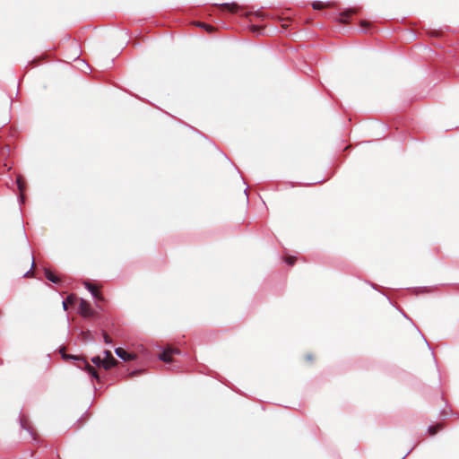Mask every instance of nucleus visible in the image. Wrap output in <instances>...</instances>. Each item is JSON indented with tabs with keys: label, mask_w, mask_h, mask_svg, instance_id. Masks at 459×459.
Masks as SVG:
<instances>
[{
	"label": "nucleus",
	"mask_w": 459,
	"mask_h": 459,
	"mask_svg": "<svg viewBox=\"0 0 459 459\" xmlns=\"http://www.w3.org/2000/svg\"><path fill=\"white\" fill-rule=\"evenodd\" d=\"M296 260H297V256L290 255L287 253V251H285V255L282 258L283 263H285L287 265L292 266V265H294Z\"/></svg>",
	"instance_id": "obj_16"
},
{
	"label": "nucleus",
	"mask_w": 459,
	"mask_h": 459,
	"mask_svg": "<svg viewBox=\"0 0 459 459\" xmlns=\"http://www.w3.org/2000/svg\"><path fill=\"white\" fill-rule=\"evenodd\" d=\"M438 286L439 285L413 287L411 288L410 290H411L412 293L415 295L429 294L432 293L435 290H437Z\"/></svg>",
	"instance_id": "obj_6"
},
{
	"label": "nucleus",
	"mask_w": 459,
	"mask_h": 459,
	"mask_svg": "<svg viewBox=\"0 0 459 459\" xmlns=\"http://www.w3.org/2000/svg\"><path fill=\"white\" fill-rule=\"evenodd\" d=\"M60 354L64 360H73L75 362H82V366H79V368L88 373V375L94 379H99L100 376L97 370L91 366L86 359H82L76 355L67 354L64 352V348L60 349Z\"/></svg>",
	"instance_id": "obj_2"
},
{
	"label": "nucleus",
	"mask_w": 459,
	"mask_h": 459,
	"mask_svg": "<svg viewBox=\"0 0 459 459\" xmlns=\"http://www.w3.org/2000/svg\"><path fill=\"white\" fill-rule=\"evenodd\" d=\"M394 307H396L399 312L403 315V316L406 319H408L409 321L412 322L411 319L408 316V315L400 307H397L395 305H394Z\"/></svg>",
	"instance_id": "obj_29"
},
{
	"label": "nucleus",
	"mask_w": 459,
	"mask_h": 459,
	"mask_svg": "<svg viewBox=\"0 0 459 459\" xmlns=\"http://www.w3.org/2000/svg\"><path fill=\"white\" fill-rule=\"evenodd\" d=\"M63 307H64L65 310H67L66 300H63Z\"/></svg>",
	"instance_id": "obj_35"
},
{
	"label": "nucleus",
	"mask_w": 459,
	"mask_h": 459,
	"mask_svg": "<svg viewBox=\"0 0 459 459\" xmlns=\"http://www.w3.org/2000/svg\"><path fill=\"white\" fill-rule=\"evenodd\" d=\"M83 284L85 289L91 293V297L93 298V299H95V301H99L102 299L91 283H90L89 281H85Z\"/></svg>",
	"instance_id": "obj_8"
},
{
	"label": "nucleus",
	"mask_w": 459,
	"mask_h": 459,
	"mask_svg": "<svg viewBox=\"0 0 459 459\" xmlns=\"http://www.w3.org/2000/svg\"><path fill=\"white\" fill-rule=\"evenodd\" d=\"M225 157H226V160H228V161H230V159H229V157H227L226 155H225Z\"/></svg>",
	"instance_id": "obj_40"
},
{
	"label": "nucleus",
	"mask_w": 459,
	"mask_h": 459,
	"mask_svg": "<svg viewBox=\"0 0 459 459\" xmlns=\"http://www.w3.org/2000/svg\"><path fill=\"white\" fill-rule=\"evenodd\" d=\"M452 414V410L443 409L439 411L438 418L440 420H446Z\"/></svg>",
	"instance_id": "obj_22"
},
{
	"label": "nucleus",
	"mask_w": 459,
	"mask_h": 459,
	"mask_svg": "<svg viewBox=\"0 0 459 459\" xmlns=\"http://www.w3.org/2000/svg\"><path fill=\"white\" fill-rule=\"evenodd\" d=\"M20 422H21V427H22V429H24L25 430H27V431H29L30 434H32L31 430H30L29 428L25 427V425H24V423H23L22 420H20Z\"/></svg>",
	"instance_id": "obj_31"
},
{
	"label": "nucleus",
	"mask_w": 459,
	"mask_h": 459,
	"mask_svg": "<svg viewBox=\"0 0 459 459\" xmlns=\"http://www.w3.org/2000/svg\"><path fill=\"white\" fill-rule=\"evenodd\" d=\"M443 429L442 424H437V425H429L427 429V432L430 434L431 436H434L437 433V431L441 430Z\"/></svg>",
	"instance_id": "obj_17"
},
{
	"label": "nucleus",
	"mask_w": 459,
	"mask_h": 459,
	"mask_svg": "<svg viewBox=\"0 0 459 459\" xmlns=\"http://www.w3.org/2000/svg\"><path fill=\"white\" fill-rule=\"evenodd\" d=\"M198 27H199V28H202V29H204V30H211L212 29V25L207 24V23H204V22H200V23L198 24Z\"/></svg>",
	"instance_id": "obj_26"
},
{
	"label": "nucleus",
	"mask_w": 459,
	"mask_h": 459,
	"mask_svg": "<svg viewBox=\"0 0 459 459\" xmlns=\"http://www.w3.org/2000/svg\"><path fill=\"white\" fill-rule=\"evenodd\" d=\"M10 152V147L9 145H3V146H0V153L1 154H8Z\"/></svg>",
	"instance_id": "obj_27"
},
{
	"label": "nucleus",
	"mask_w": 459,
	"mask_h": 459,
	"mask_svg": "<svg viewBox=\"0 0 459 459\" xmlns=\"http://www.w3.org/2000/svg\"><path fill=\"white\" fill-rule=\"evenodd\" d=\"M115 353L119 359H121L125 362L131 361V360H137L139 359L138 354H136L135 352L126 351L122 347L115 348Z\"/></svg>",
	"instance_id": "obj_3"
},
{
	"label": "nucleus",
	"mask_w": 459,
	"mask_h": 459,
	"mask_svg": "<svg viewBox=\"0 0 459 459\" xmlns=\"http://www.w3.org/2000/svg\"><path fill=\"white\" fill-rule=\"evenodd\" d=\"M372 25L370 22L361 20L359 21V32L368 34L371 32Z\"/></svg>",
	"instance_id": "obj_11"
},
{
	"label": "nucleus",
	"mask_w": 459,
	"mask_h": 459,
	"mask_svg": "<svg viewBox=\"0 0 459 459\" xmlns=\"http://www.w3.org/2000/svg\"><path fill=\"white\" fill-rule=\"evenodd\" d=\"M17 200H18V203L21 205H22L24 203H25V200H26V197L24 195L22 194H20L18 196H17Z\"/></svg>",
	"instance_id": "obj_28"
},
{
	"label": "nucleus",
	"mask_w": 459,
	"mask_h": 459,
	"mask_svg": "<svg viewBox=\"0 0 459 459\" xmlns=\"http://www.w3.org/2000/svg\"><path fill=\"white\" fill-rule=\"evenodd\" d=\"M92 363L97 368H102L104 369H109L112 368V363L105 361L100 356H94L91 358Z\"/></svg>",
	"instance_id": "obj_7"
},
{
	"label": "nucleus",
	"mask_w": 459,
	"mask_h": 459,
	"mask_svg": "<svg viewBox=\"0 0 459 459\" xmlns=\"http://www.w3.org/2000/svg\"><path fill=\"white\" fill-rule=\"evenodd\" d=\"M168 349L169 351V356H171V357L173 355L188 356L187 352H183L180 349H178L177 347H169Z\"/></svg>",
	"instance_id": "obj_18"
},
{
	"label": "nucleus",
	"mask_w": 459,
	"mask_h": 459,
	"mask_svg": "<svg viewBox=\"0 0 459 459\" xmlns=\"http://www.w3.org/2000/svg\"><path fill=\"white\" fill-rule=\"evenodd\" d=\"M87 414H88V411H85V413L81 418H79L78 420L82 421L83 420L84 416L87 415Z\"/></svg>",
	"instance_id": "obj_37"
},
{
	"label": "nucleus",
	"mask_w": 459,
	"mask_h": 459,
	"mask_svg": "<svg viewBox=\"0 0 459 459\" xmlns=\"http://www.w3.org/2000/svg\"><path fill=\"white\" fill-rule=\"evenodd\" d=\"M102 335H103V342L106 343V344H112V339L106 333V332L104 330H102Z\"/></svg>",
	"instance_id": "obj_23"
},
{
	"label": "nucleus",
	"mask_w": 459,
	"mask_h": 459,
	"mask_svg": "<svg viewBox=\"0 0 459 459\" xmlns=\"http://www.w3.org/2000/svg\"><path fill=\"white\" fill-rule=\"evenodd\" d=\"M34 264H35V259H34V255H33V254L31 253V266H30V269H29V270H28V271L23 274V276H22V277H27V276H29V275H30V273L31 270H32V269H33V267H34Z\"/></svg>",
	"instance_id": "obj_24"
},
{
	"label": "nucleus",
	"mask_w": 459,
	"mask_h": 459,
	"mask_svg": "<svg viewBox=\"0 0 459 459\" xmlns=\"http://www.w3.org/2000/svg\"><path fill=\"white\" fill-rule=\"evenodd\" d=\"M85 318H98L99 313L93 309L91 307H89V309L86 311L85 314L82 316Z\"/></svg>",
	"instance_id": "obj_19"
},
{
	"label": "nucleus",
	"mask_w": 459,
	"mask_h": 459,
	"mask_svg": "<svg viewBox=\"0 0 459 459\" xmlns=\"http://www.w3.org/2000/svg\"><path fill=\"white\" fill-rule=\"evenodd\" d=\"M143 372V369H134L133 371L130 372V377H135V376H138L139 374H141Z\"/></svg>",
	"instance_id": "obj_30"
},
{
	"label": "nucleus",
	"mask_w": 459,
	"mask_h": 459,
	"mask_svg": "<svg viewBox=\"0 0 459 459\" xmlns=\"http://www.w3.org/2000/svg\"><path fill=\"white\" fill-rule=\"evenodd\" d=\"M284 184H285V185L290 186V187H294V186H296L297 185H299V183H295V182H285Z\"/></svg>",
	"instance_id": "obj_33"
},
{
	"label": "nucleus",
	"mask_w": 459,
	"mask_h": 459,
	"mask_svg": "<svg viewBox=\"0 0 459 459\" xmlns=\"http://www.w3.org/2000/svg\"><path fill=\"white\" fill-rule=\"evenodd\" d=\"M103 354H104V360L105 361H108L110 363H112V367L115 365V362H116V359L113 357L112 353L110 351L108 350H106L103 351Z\"/></svg>",
	"instance_id": "obj_20"
},
{
	"label": "nucleus",
	"mask_w": 459,
	"mask_h": 459,
	"mask_svg": "<svg viewBox=\"0 0 459 459\" xmlns=\"http://www.w3.org/2000/svg\"><path fill=\"white\" fill-rule=\"evenodd\" d=\"M312 7L314 10H322L324 8H333L334 10L325 13V15L333 20L334 22L340 24H349L351 22V18L353 15L359 13V9L356 7H347V8H336L335 4L327 1H314L312 3Z\"/></svg>",
	"instance_id": "obj_1"
},
{
	"label": "nucleus",
	"mask_w": 459,
	"mask_h": 459,
	"mask_svg": "<svg viewBox=\"0 0 459 459\" xmlns=\"http://www.w3.org/2000/svg\"><path fill=\"white\" fill-rule=\"evenodd\" d=\"M139 352H140V356L142 357L143 359L149 360V359H152V353L146 348H144L143 345H141L139 347Z\"/></svg>",
	"instance_id": "obj_15"
},
{
	"label": "nucleus",
	"mask_w": 459,
	"mask_h": 459,
	"mask_svg": "<svg viewBox=\"0 0 459 459\" xmlns=\"http://www.w3.org/2000/svg\"><path fill=\"white\" fill-rule=\"evenodd\" d=\"M244 192H245L246 195L247 196V188H246Z\"/></svg>",
	"instance_id": "obj_39"
},
{
	"label": "nucleus",
	"mask_w": 459,
	"mask_h": 459,
	"mask_svg": "<svg viewBox=\"0 0 459 459\" xmlns=\"http://www.w3.org/2000/svg\"><path fill=\"white\" fill-rule=\"evenodd\" d=\"M325 179H321V180H318L316 182H315L314 184H318V183H322V182H325ZM313 183H309L308 185H312Z\"/></svg>",
	"instance_id": "obj_36"
},
{
	"label": "nucleus",
	"mask_w": 459,
	"mask_h": 459,
	"mask_svg": "<svg viewBox=\"0 0 459 459\" xmlns=\"http://www.w3.org/2000/svg\"><path fill=\"white\" fill-rule=\"evenodd\" d=\"M305 358H306V359L307 361H312L313 360V355L310 354V353H307Z\"/></svg>",
	"instance_id": "obj_34"
},
{
	"label": "nucleus",
	"mask_w": 459,
	"mask_h": 459,
	"mask_svg": "<svg viewBox=\"0 0 459 459\" xmlns=\"http://www.w3.org/2000/svg\"><path fill=\"white\" fill-rule=\"evenodd\" d=\"M367 283H368L373 290H375L377 291H379L382 295H384L386 298V299L388 300L389 304L391 306L394 307V303L392 301L390 297L385 292L380 290L379 285H377V284H376L374 282H371V281H367Z\"/></svg>",
	"instance_id": "obj_13"
},
{
	"label": "nucleus",
	"mask_w": 459,
	"mask_h": 459,
	"mask_svg": "<svg viewBox=\"0 0 459 459\" xmlns=\"http://www.w3.org/2000/svg\"><path fill=\"white\" fill-rule=\"evenodd\" d=\"M418 332L420 333V334L421 335V337L423 338L424 342H426L428 348L431 351V354L434 356V351H433V348L431 347L430 343L428 342V340L425 338V336L423 335V333L420 332V330L418 328L417 329Z\"/></svg>",
	"instance_id": "obj_25"
},
{
	"label": "nucleus",
	"mask_w": 459,
	"mask_h": 459,
	"mask_svg": "<svg viewBox=\"0 0 459 459\" xmlns=\"http://www.w3.org/2000/svg\"><path fill=\"white\" fill-rule=\"evenodd\" d=\"M416 445H414L401 459H404L406 456H408L412 450L415 448Z\"/></svg>",
	"instance_id": "obj_32"
},
{
	"label": "nucleus",
	"mask_w": 459,
	"mask_h": 459,
	"mask_svg": "<svg viewBox=\"0 0 459 459\" xmlns=\"http://www.w3.org/2000/svg\"><path fill=\"white\" fill-rule=\"evenodd\" d=\"M15 184H16L17 189L20 192H23L26 189V182L22 175L17 176Z\"/></svg>",
	"instance_id": "obj_14"
},
{
	"label": "nucleus",
	"mask_w": 459,
	"mask_h": 459,
	"mask_svg": "<svg viewBox=\"0 0 459 459\" xmlns=\"http://www.w3.org/2000/svg\"><path fill=\"white\" fill-rule=\"evenodd\" d=\"M159 349H160V352L157 355V359L159 360L163 361L166 364H173L175 362L174 359L169 356L168 348L159 347Z\"/></svg>",
	"instance_id": "obj_5"
},
{
	"label": "nucleus",
	"mask_w": 459,
	"mask_h": 459,
	"mask_svg": "<svg viewBox=\"0 0 459 459\" xmlns=\"http://www.w3.org/2000/svg\"><path fill=\"white\" fill-rule=\"evenodd\" d=\"M74 299V297H73V296H67V300L72 301V299Z\"/></svg>",
	"instance_id": "obj_38"
},
{
	"label": "nucleus",
	"mask_w": 459,
	"mask_h": 459,
	"mask_svg": "<svg viewBox=\"0 0 459 459\" xmlns=\"http://www.w3.org/2000/svg\"><path fill=\"white\" fill-rule=\"evenodd\" d=\"M225 157H226V160H228V161H230V159H229V157H227L226 155H225Z\"/></svg>",
	"instance_id": "obj_41"
},
{
	"label": "nucleus",
	"mask_w": 459,
	"mask_h": 459,
	"mask_svg": "<svg viewBox=\"0 0 459 459\" xmlns=\"http://www.w3.org/2000/svg\"><path fill=\"white\" fill-rule=\"evenodd\" d=\"M215 5L221 6L224 8L226 13L238 14L242 13L244 7L236 2L216 4Z\"/></svg>",
	"instance_id": "obj_4"
},
{
	"label": "nucleus",
	"mask_w": 459,
	"mask_h": 459,
	"mask_svg": "<svg viewBox=\"0 0 459 459\" xmlns=\"http://www.w3.org/2000/svg\"><path fill=\"white\" fill-rule=\"evenodd\" d=\"M262 8H263V7H261L260 9H257V10H255V11H254V10H250V11H248V12L245 13H244V15L248 16L249 14H254L255 17L260 18V19H262V20L268 18V14H265V13L262 11Z\"/></svg>",
	"instance_id": "obj_12"
},
{
	"label": "nucleus",
	"mask_w": 459,
	"mask_h": 459,
	"mask_svg": "<svg viewBox=\"0 0 459 459\" xmlns=\"http://www.w3.org/2000/svg\"><path fill=\"white\" fill-rule=\"evenodd\" d=\"M44 274L48 281L58 284L60 282V279L57 275H56L54 273H52L48 269H44Z\"/></svg>",
	"instance_id": "obj_10"
},
{
	"label": "nucleus",
	"mask_w": 459,
	"mask_h": 459,
	"mask_svg": "<svg viewBox=\"0 0 459 459\" xmlns=\"http://www.w3.org/2000/svg\"><path fill=\"white\" fill-rule=\"evenodd\" d=\"M90 307V304L85 299L81 298L77 307L78 314L83 316V314L86 313Z\"/></svg>",
	"instance_id": "obj_9"
},
{
	"label": "nucleus",
	"mask_w": 459,
	"mask_h": 459,
	"mask_svg": "<svg viewBox=\"0 0 459 459\" xmlns=\"http://www.w3.org/2000/svg\"><path fill=\"white\" fill-rule=\"evenodd\" d=\"M81 335L82 336L83 340L87 342H93L94 337L91 330H85L81 332Z\"/></svg>",
	"instance_id": "obj_21"
}]
</instances>
